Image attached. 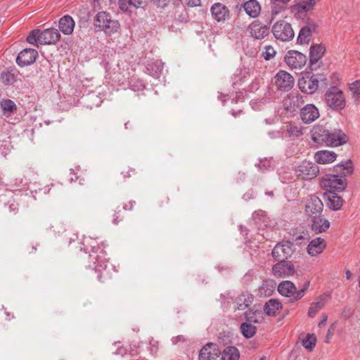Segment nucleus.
I'll use <instances>...</instances> for the list:
<instances>
[{
  "instance_id": "obj_44",
  "label": "nucleus",
  "mask_w": 360,
  "mask_h": 360,
  "mask_svg": "<svg viewBox=\"0 0 360 360\" xmlns=\"http://www.w3.org/2000/svg\"><path fill=\"white\" fill-rule=\"evenodd\" d=\"M2 108L4 113H11L16 110L17 106L13 101L8 99L2 103Z\"/></svg>"
},
{
  "instance_id": "obj_47",
  "label": "nucleus",
  "mask_w": 360,
  "mask_h": 360,
  "mask_svg": "<svg viewBox=\"0 0 360 360\" xmlns=\"http://www.w3.org/2000/svg\"><path fill=\"white\" fill-rule=\"evenodd\" d=\"M316 339L313 335H308L306 339L302 341V345L305 349H312L316 345Z\"/></svg>"
},
{
  "instance_id": "obj_33",
  "label": "nucleus",
  "mask_w": 360,
  "mask_h": 360,
  "mask_svg": "<svg viewBox=\"0 0 360 360\" xmlns=\"http://www.w3.org/2000/svg\"><path fill=\"white\" fill-rule=\"evenodd\" d=\"M303 134V127L295 123H288L284 136L290 139H297Z\"/></svg>"
},
{
  "instance_id": "obj_28",
  "label": "nucleus",
  "mask_w": 360,
  "mask_h": 360,
  "mask_svg": "<svg viewBox=\"0 0 360 360\" xmlns=\"http://www.w3.org/2000/svg\"><path fill=\"white\" fill-rule=\"evenodd\" d=\"M324 196L327 200L326 204L330 210L338 211L342 207L344 200L342 198L338 195L337 193H325Z\"/></svg>"
},
{
  "instance_id": "obj_18",
  "label": "nucleus",
  "mask_w": 360,
  "mask_h": 360,
  "mask_svg": "<svg viewBox=\"0 0 360 360\" xmlns=\"http://www.w3.org/2000/svg\"><path fill=\"white\" fill-rule=\"evenodd\" d=\"M210 12L214 20L218 22H224L230 18L229 9L223 4L214 3L210 8Z\"/></svg>"
},
{
  "instance_id": "obj_49",
  "label": "nucleus",
  "mask_w": 360,
  "mask_h": 360,
  "mask_svg": "<svg viewBox=\"0 0 360 360\" xmlns=\"http://www.w3.org/2000/svg\"><path fill=\"white\" fill-rule=\"evenodd\" d=\"M149 349L150 351V353L153 354H156L159 349V342L154 340L153 338H151L149 340Z\"/></svg>"
},
{
  "instance_id": "obj_6",
  "label": "nucleus",
  "mask_w": 360,
  "mask_h": 360,
  "mask_svg": "<svg viewBox=\"0 0 360 360\" xmlns=\"http://www.w3.org/2000/svg\"><path fill=\"white\" fill-rule=\"evenodd\" d=\"M327 105L333 110H342L346 105L343 92L337 86H330L325 94Z\"/></svg>"
},
{
  "instance_id": "obj_52",
  "label": "nucleus",
  "mask_w": 360,
  "mask_h": 360,
  "mask_svg": "<svg viewBox=\"0 0 360 360\" xmlns=\"http://www.w3.org/2000/svg\"><path fill=\"white\" fill-rule=\"evenodd\" d=\"M129 3L132 7L136 8H143L145 0H129Z\"/></svg>"
},
{
  "instance_id": "obj_30",
  "label": "nucleus",
  "mask_w": 360,
  "mask_h": 360,
  "mask_svg": "<svg viewBox=\"0 0 360 360\" xmlns=\"http://www.w3.org/2000/svg\"><path fill=\"white\" fill-rule=\"evenodd\" d=\"M164 63L158 60L149 62L146 67V72L154 78H159L162 75Z\"/></svg>"
},
{
  "instance_id": "obj_41",
  "label": "nucleus",
  "mask_w": 360,
  "mask_h": 360,
  "mask_svg": "<svg viewBox=\"0 0 360 360\" xmlns=\"http://www.w3.org/2000/svg\"><path fill=\"white\" fill-rule=\"evenodd\" d=\"M352 98L356 104L360 103V81L356 80L349 86Z\"/></svg>"
},
{
  "instance_id": "obj_54",
  "label": "nucleus",
  "mask_w": 360,
  "mask_h": 360,
  "mask_svg": "<svg viewBox=\"0 0 360 360\" xmlns=\"http://www.w3.org/2000/svg\"><path fill=\"white\" fill-rule=\"evenodd\" d=\"M158 8H165L169 3V0H152Z\"/></svg>"
},
{
  "instance_id": "obj_5",
  "label": "nucleus",
  "mask_w": 360,
  "mask_h": 360,
  "mask_svg": "<svg viewBox=\"0 0 360 360\" xmlns=\"http://www.w3.org/2000/svg\"><path fill=\"white\" fill-rule=\"evenodd\" d=\"M320 83L326 85V75L322 73L302 77L298 81V86L303 93L312 94L317 91Z\"/></svg>"
},
{
  "instance_id": "obj_22",
  "label": "nucleus",
  "mask_w": 360,
  "mask_h": 360,
  "mask_svg": "<svg viewBox=\"0 0 360 360\" xmlns=\"http://www.w3.org/2000/svg\"><path fill=\"white\" fill-rule=\"evenodd\" d=\"M310 221L311 231L316 234L326 232L330 225V221L323 217L322 215L314 216V217L310 218Z\"/></svg>"
},
{
  "instance_id": "obj_15",
  "label": "nucleus",
  "mask_w": 360,
  "mask_h": 360,
  "mask_svg": "<svg viewBox=\"0 0 360 360\" xmlns=\"http://www.w3.org/2000/svg\"><path fill=\"white\" fill-rule=\"evenodd\" d=\"M295 268L290 261L280 260L272 267L273 274L278 278L287 277L293 275Z\"/></svg>"
},
{
  "instance_id": "obj_4",
  "label": "nucleus",
  "mask_w": 360,
  "mask_h": 360,
  "mask_svg": "<svg viewBox=\"0 0 360 360\" xmlns=\"http://www.w3.org/2000/svg\"><path fill=\"white\" fill-rule=\"evenodd\" d=\"M319 185L328 193L341 192L347 188V181L343 176L328 174L320 179Z\"/></svg>"
},
{
  "instance_id": "obj_21",
  "label": "nucleus",
  "mask_w": 360,
  "mask_h": 360,
  "mask_svg": "<svg viewBox=\"0 0 360 360\" xmlns=\"http://www.w3.org/2000/svg\"><path fill=\"white\" fill-rule=\"evenodd\" d=\"M221 354L217 346L213 343H208L200 351L199 360H217Z\"/></svg>"
},
{
  "instance_id": "obj_64",
  "label": "nucleus",
  "mask_w": 360,
  "mask_h": 360,
  "mask_svg": "<svg viewBox=\"0 0 360 360\" xmlns=\"http://www.w3.org/2000/svg\"><path fill=\"white\" fill-rule=\"evenodd\" d=\"M345 275H346L347 279H350V278L352 276V273L349 270H347L345 272Z\"/></svg>"
},
{
  "instance_id": "obj_24",
  "label": "nucleus",
  "mask_w": 360,
  "mask_h": 360,
  "mask_svg": "<svg viewBox=\"0 0 360 360\" xmlns=\"http://www.w3.org/2000/svg\"><path fill=\"white\" fill-rule=\"evenodd\" d=\"M250 32L255 39H262L269 35V28L259 21H254L250 25Z\"/></svg>"
},
{
  "instance_id": "obj_55",
  "label": "nucleus",
  "mask_w": 360,
  "mask_h": 360,
  "mask_svg": "<svg viewBox=\"0 0 360 360\" xmlns=\"http://www.w3.org/2000/svg\"><path fill=\"white\" fill-rule=\"evenodd\" d=\"M8 210L10 211V212L11 213H16L17 211L18 210V204L15 203V202H12L11 204L8 205Z\"/></svg>"
},
{
  "instance_id": "obj_1",
  "label": "nucleus",
  "mask_w": 360,
  "mask_h": 360,
  "mask_svg": "<svg viewBox=\"0 0 360 360\" xmlns=\"http://www.w3.org/2000/svg\"><path fill=\"white\" fill-rule=\"evenodd\" d=\"M82 244L83 247L81 248V250L86 252L91 249L89 254L88 266L96 272L106 271L108 265V259L106 258L107 253L104 250L105 247L104 243H101L100 246L95 238L84 237Z\"/></svg>"
},
{
  "instance_id": "obj_40",
  "label": "nucleus",
  "mask_w": 360,
  "mask_h": 360,
  "mask_svg": "<svg viewBox=\"0 0 360 360\" xmlns=\"http://www.w3.org/2000/svg\"><path fill=\"white\" fill-rule=\"evenodd\" d=\"M222 360H238L240 353L238 349L235 347H227L220 354Z\"/></svg>"
},
{
  "instance_id": "obj_12",
  "label": "nucleus",
  "mask_w": 360,
  "mask_h": 360,
  "mask_svg": "<svg viewBox=\"0 0 360 360\" xmlns=\"http://www.w3.org/2000/svg\"><path fill=\"white\" fill-rule=\"evenodd\" d=\"M275 85L280 91H288L294 85V78L288 72L279 70L274 77Z\"/></svg>"
},
{
  "instance_id": "obj_46",
  "label": "nucleus",
  "mask_w": 360,
  "mask_h": 360,
  "mask_svg": "<svg viewBox=\"0 0 360 360\" xmlns=\"http://www.w3.org/2000/svg\"><path fill=\"white\" fill-rule=\"evenodd\" d=\"M276 53L275 49L271 46L268 45L264 46L262 56L266 60H269L275 56Z\"/></svg>"
},
{
  "instance_id": "obj_45",
  "label": "nucleus",
  "mask_w": 360,
  "mask_h": 360,
  "mask_svg": "<svg viewBox=\"0 0 360 360\" xmlns=\"http://www.w3.org/2000/svg\"><path fill=\"white\" fill-rule=\"evenodd\" d=\"M1 82L5 85L13 84L15 81V76L10 72H3L1 75Z\"/></svg>"
},
{
  "instance_id": "obj_57",
  "label": "nucleus",
  "mask_w": 360,
  "mask_h": 360,
  "mask_svg": "<svg viewBox=\"0 0 360 360\" xmlns=\"http://www.w3.org/2000/svg\"><path fill=\"white\" fill-rule=\"evenodd\" d=\"M269 135L272 139L278 138L281 136L280 131H269Z\"/></svg>"
},
{
  "instance_id": "obj_26",
  "label": "nucleus",
  "mask_w": 360,
  "mask_h": 360,
  "mask_svg": "<svg viewBox=\"0 0 360 360\" xmlns=\"http://www.w3.org/2000/svg\"><path fill=\"white\" fill-rule=\"evenodd\" d=\"M317 25L315 23H311L304 26L300 30L297 39L299 44H308L311 40L312 32H315Z\"/></svg>"
},
{
  "instance_id": "obj_60",
  "label": "nucleus",
  "mask_w": 360,
  "mask_h": 360,
  "mask_svg": "<svg viewBox=\"0 0 360 360\" xmlns=\"http://www.w3.org/2000/svg\"><path fill=\"white\" fill-rule=\"evenodd\" d=\"M135 203V202H132V201H130L129 202V206L128 205H125L123 206V210H131L132 208H133V206H134V204Z\"/></svg>"
},
{
  "instance_id": "obj_50",
  "label": "nucleus",
  "mask_w": 360,
  "mask_h": 360,
  "mask_svg": "<svg viewBox=\"0 0 360 360\" xmlns=\"http://www.w3.org/2000/svg\"><path fill=\"white\" fill-rule=\"evenodd\" d=\"M118 4L119 8L122 11H127L129 7L131 6V4L129 3V0H119Z\"/></svg>"
},
{
  "instance_id": "obj_59",
  "label": "nucleus",
  "mask_w": 360,
  "mask_h": 360,
  "mask_svg": "<svg viewBox=\"0 0 360 360\" xmlns=\"http://www.w3.org/2000/svg\"><path fill=\"white\" fill-rule=\"evenodd\" d=\"M258 88H259V82L257 81V82H253L251 84L250 90L251 91H257L258 89Z\"/></svg>"
},
{
  "instance_id": "obj_13",
  "label": "nucleus",
  "mask_w": 360,
  "mask_h": 360,
  "mask_svg": "<svg viewBox=\"0 0 360 360\" xmlns=\"http://www.w3.org/2000/svg\"><path fill=\"white\" fill-rule=\"evenodd\" d=\"M323 204L321 199L316 195H310L305 205V212L309 218L322 214Z\"/></svg>"
},
{
  "instance_id": "obj_9",
  "label": "nucleus",
  "mask_w": 360,
  "mask_h": 360,
  "mask_svg": "<svg viewBox=\"0 0 360 360\" xmlns=\"http://www.w3.org/2000/svg\"><path fill=\"white\" fill-rule=\"evenodd\" d=\"M320 0H295L290 11L297 19L304 18L307 13L313 11Z\"/></svg>"
},
{
  "instance_id": "obj_38",
  "label": "nucleus",
  "mask_w": 360,
  "mask_h": 360,
  "mask_svg": "<svg viewBox=\"0 0 360 360\" xmlns=\"http://www.w3.org/2000/svg\"><path fill=\"white\" fill-rule=\"evenodd\" d=\"M282 304L277 300H269L264 307V311L268 316H275L281 309Z\"/></svg>"
},
{
  "instance_id": "obj_7",
  "label": "nucleus",
  "mask_w": 360,
  "mask_h": 360,
  "mask_svg": "<svg viewBox=\"0 0 360 360\" xmlns=\"http://www.w3.org/2000/svg\"><path fill=\"white\" fill-rule=\"evenodd\" d=\"M309 286V282L304 283L303 288L297 290L294 283L290 281H285L279 283L278 286V292L283 296L290 297L292 301H297L302 298Z\"/></svg>"
},
{
  "instance_id": "obj_19",
  "label": "nucleus",
  "mask_w": 360,
  "mask_h": 360,
  "mask_svg": "<svg viewBox=\"0 0 360 360\" xmlns=\"http://www.w3.org/2000/svg\"><path fill=\"white\" fill-rule=\"evenodd\" d=\"M319 117V111L314 104H307L300 110V118L305 124L314 122Z\"/></svg>"
},
{
  "instance_id": "obj_48",
  "label": "nucleus",
  "mask_w": 360,
  "mask_h": 360,
  "mask_svg": "<svg viewBox=\"0 0 360 360\" xmlns=\"http://www.w3.org/2000/svg\"><path fill=\"white\" fill-rule=\"evenodd\" d=\"M257 167L262 172L267 171L271 167V160L264 158V160H260L258 164H257Z\"/></svg>"
},
{
  "instance_id": "obj_37",
  "label": "nucleus",
  "mask_w": 360,
  "mask_h": 360,
  "mask_svg": "<svg viewBox=\"0 0 360 360\" xmlns=\"http://www.w3.org/2000/svg\"><path fill=\"white\" fill-rule=\"evenodd\" d=\"M290 1V0H271L270 6L271 18H275L281 12L285 11L287 4Z\"/></svg>"
},
{
  "instance_id": "obj_61",
  "label": "nucleus",
  "mask_w": 360,
  "mask_h": 360,
  "mask_svg": "<svg viewBox=\"0 0 360 360\" xmlns=\"http://www.w3.org/2000/svg\"><path fill=\"white\" fill-rule=\"evenodd\" d=\"M105 271H102L101 272H98V278L99 281H101V282H103V280H102V277H105V276H108V274H105Z\"/></svg>"
},
{
  "instance_id": "obj_2",
  "label": "nucleus",
  "mask_w": 360,
  "mask_h": 360,
  "mask_svg": "<svg viewBox=\"0 0 360 360\" xmlns=\"http://www.w3.org/2000/svg\"><path fill=\"white\" fill-rule=\"evenodd\" d=\"M60 38V34L57 29L49 28L41 31L39 29L32 30L27 37V41L38 46L39 44H53Z\"/></svg>"
},
{
  "instance_id": "obj_34",
  "label": "nucleus",
  "mask_w": 360,
  "mask_h": 360,
  "mask_svg": "<svg viewBox=\"0 0 360 360\" xmlns=\"http://www.w3.org/2000/svg\"><path fill=\"white\" fill-rule=\"evenodd\" d=\"M334 171L343 177L350 175L354 172L352 162L350 160L342 161L334 166Z\"/></svg>"
},
{
  "instance_id": "obj_16",
  "label": "nucleus",
  "mask_w": 360,
  "mask_h": 360,
  "mask_svg": "<svg viewBox=\"0 0 360 360\" xmlns=\"http://www.w3.org/2000/svg\"><path fill=\"white\" fill-rule=\"evenodd\" d=\"M37 57L38 52L37 50L31 48H26L18 53L16 58V63L20 67L28 66L34 63Z\"/></svg>"
},
{
  "instance_id": "obj_53",
  "label": "nucleus",
  "mask_w": 360,
  "mask_h": 360,
  "mask_svg": "<svg viewBox=\"0 0 360 360\" xmlns=\"http://www.w3.org/2000/svg\"><path fill=\"white\" fill-rule=\"evenodd\" d=\"M185 4L188 7H197L201 5V0H184Z\"/></svg>"
},
{
  "instance_id": "obj_8",
  "label": "nucleus",
  "mask_w": 360,
  "mask_h": 360,
  "mask_svg": "<svg viewBox=\"0 0 360 360\" xmlns=\"http://www.w3.org/2000/svg\"><path fill=\"white\" fill-rule=\"evenodd\" d=\"M271 32L276 39L282 41H290L294 37V31L291 25L285 20L276 22L272 26Z\"/></svg>"
},
{
  "instance_id": "obj_3",
  "label": "nucleus",
  "mask_w": 360,
  "mask_h": 360,
  "mask_svg": "<svg viewBox=\"0 0 360 360\" xmlns=\"http://www.w3.org/2000/svg\"><path fill=\"white\" fill-rule=\"evenodd\" d=\"M94 26L107 34L116 33L120 27L118 20L112 18L109 13L98 12L94 18Z\"/></svg>"
},
{
  "instance_id": "obj_10",
  "label": "nucleus",
  "mask_w": 360,
  "mask_h": 360,
  "mask_svg": "<svg viewBox=\"0 0 360 360\" xmlns=\"http://www.w3.org/2000/svg\"><path fill=\"white\" fill-rule=\"evenodd\" d=\"M297 176L304 180H311L319 174V166L311 161H302L295 169Z\"/></svg>"
},
{
  "instance_id": "obj_62",
  "label": "nucleus",
  "mask_w": 360,
  "mask_h": 360,
  "mask_svg": "<svg viewBox=\"0 0 360 360\" xmlns=\"http://www.w3.org/2000/svg\"><path fill=\"white\" fill-rule=\"evenodd\" d=\"M119 212H120V211H119V212H117L115 214V215H114V218H113V221H113V223H114L115 224H118V222H119V220H118V218H119V216H118Z\"/></svg>"
},
{
  "instance_id": "obj_51",
  "label": "nucleus",
  "mask_w": 360,
  "mask_h": 360,
  "mask_svg": "<svg viewBox=\"0 0 360 360\" xmlns=\"http://www.w3.org/2000/svg\"><path fill=\"white\" fill-rule=\"evenodd\" d=\"M59 221H56L54 225L51 226V229H53L54 232L60 233L65 231V228L63 224Z\"/></svg>"
},
{
  "instance_id": "obj_58",
  "label": "nucleus",
  "mask_w": 360,
  "mask_h": 360,
  "mask_svg": "<svg viewBox=\"0 0 360 360\" xmlns=\"http://www.w3.org/2000/svg\"><path fill=\"white\" fill-rule=\"evenodd\" d=\"M327 319H328V316L326 314H323L322 319L319 323V326L321 327V326H324L327 321Z\"/></svg>"
},
{
  "instance_id": "obj_43",
  "label": "nucleus",
  "mask_w": 360,
  "mask_h": 360,
  "mask_svg": "<svg viewBox=\"0 0 360 360\" xmlns=\"http://www.w3.org/2000/svg\"><path fill=\"white\" fill-rule=\"evenodd\" d=\"M248 321L252 323H260L263 320L262 311L259 310L250 311L245 313Z\"/></svg>"
},
{
  "instance_id": "obj_14",
  "label": "nucleus",
  "mask_w": 360,
  "mask_h": 360,
  "mask_svg": "<svg viewBox=\"0 0 360 360\" xmlns=\"http://www.w3.org/2000/svg\"><path fill=\"white\" fill-rule=\"evenodd\" d=\"M285 62L292 69H301L307 63V57L297 51H290L285 57Z\"/></svg>"
},
{
  "instance_id": "obj_39",
  "label": "nucleus",
  "mask_w": 360,
  "mask_h": 360,
  "mask_svg": "<svg viewBox=\"0 0 360 360\" xmlns=\"http://www.w3.org/2000/svg\"><path fill=\"white\" fill-rule=\"evenodd\" d=\"M250 76V70L245 67H242L238 68L236 72L234 73L232 80L233 82V86L234 88L236 87V86L238 84V81H245V79L247 77H249Z\"/></svg>"
},
{
  "instance_id": "obj_17",
  "label": "nucleus",
  "mask_w": 360,
  "mask_h": 360,
  "mask_svg": "<svg viewBox=\"0 0 360 360\" xmlns=\"http://www.w3.org/2000/svg\"><path fill=\"white\" fill-rule=\"evenodd\" d=\"M328 136L326 145L331 147H337L346 143L348 137L345 132L339 129H335L328 131Z\"/></svg>"
},
{
  "instance_id": "obj_63",
  "label": "nucleus",
  "mask_w": 360,
  "mask_h": 360,
  "mask_svg": "<svg viewBox=\"0 0 360 360\" xmlns=\"http://www.w3.org/2000/svg\"><path fill=\"white\" fill-rule=\"evenodd\" d=\"M331 335H332V332H331L330 329H328L327 335H326V342H329V340H330Z\"/></svg>"
},
{
  "instance_id": "obj_23",
  "label": "nucleus",
  "mask_w": 360,
  "mask_h": 360,
  "mask_svg": "<svg viewBox=\"0 0 360 360\" xmlns=\"http://www.w3.org/2000/svg\"><path fill=\"white\" fill-rule=\"evenodd\" d=\"M337 157V154L333 151L321 150L314 153V159L317 164L328 165L335 162Z\"/></svg>"
},
{
  "instance_id": "obj_56",
  "label": "nucleus",
  "mask_w": 360,
  "mask_h": 360,
  "mask_svg": "<svg viewBox=\"0 0 360 360\" xmlns=\"http://www.w3.org/2000/svg\"><path fill=\"white\" fill-rule=\"evenodd\" d=\"M131 172L135 174V170L133 169H129L127 171H122V174L123 175V177L125 179L127 177L131 176Z\"/></svg>"
},
{
  "instance_id": "obj_25",
  "label": "nucleus",
  "mask_w": 360,
  "mask_h": 360,
  "mask_svg": "<svg viewBox=\"0 0 360 360\" xmlns=\"http://www.w3.org/2000/svg\"><path fill=\"white\" fill-rule=\"evenodd\" d=\"M326 244L325 240L321 237L311 240L307 246V252L311 257H316L325 250Z\"/></svg>"
},
{
  "instance_id": "obj_35",
  "label": "nucleus",
  "mask_w": 360,
  "mask_h": 360,
  "mask_svg": "<svg viewBox=\"0 0 360 360\" xmlns=\"http://www.w3.org/2000/svg\"><path fill=\"white\" fill-rule=\"evenodd\" d=\"M326 304V297L325 295L319 296L314 302L311 304L308 311V316L311 318L315 316L316 313L320 311Z\"/></svg>"
},
{
  "instance_id": "obj_27",
  "label": "nucleus",
  "mask_w": 360,
  "mask_h": 360,
  "mask_svg": "<svg viewBox=\"0 0 360 360\" xmlns=\"http://www.w3.org/2000/svg\"><path fill=\"white\" fill-rule=\"evenodd\" d=\"M329 130L323 126H315L311 130V139L314 142L319 144H326Z\"/></svg>"
},
{
  "instance_id": "obj_11",
  "label": "nucleus",
  "mask_w": 360,
  "mask_h": 360,
  "mask_svg": "<svg viewBox=\"0 0 360 360\" xmlns=\"http://www.w3.org/2000/svg\"><path fill=\"white\" fill-rule=\"evenodd\" d=\"M292 248L293 244L290 241L280 242L274 248L271 255L276 260L287 259L293 254Z\"/></svg>"
},
{
  "instance_id": "obj_36",
  "label": "nucleus",
  "mask_w": 360,
  "mask_h": 360,
  "mask_svg": "<svg viewBox=\"0 0 360 360\" xmlns=\"http://www.w3.org/2000/svg\"><path fill=\"white\" fill-rule=\"evenodd\" d=\"M254 296L248 292L242 293L236 300V307L238 310H244L252 304Z\"/></svg>"
},
{
  "instance_id": "obj_31",
  "label": "nucleus",
  "mask_w": 360,
  "mask_h": 360,
  "mask_svg": "<svg viewBox=\"0 0 360 360\" xmlns=\"http://www.w3.org/2000/svg\"><path fill=\"white\" fill-rule=\"evenodd\" d=\"M58 27L64 34H70L75 27V21L70 15H64L60 19Z\"/></svg>"
},
{
  "instance_id": "obj_20",
  "label": "nucleus",
  "mask_w": 360,
  "mask_h": 360,
  "mask_svg": "<svg viewBox=\"0 0 360 360\" xmlns=\"http://www.w3.org/2000/svg\"><path fill=\"white\" fill-rule=\"evenodd\" d=\"M325 50V46L322 44H313L311 46L309 68L311 71L316 70L317 62L322 58Z\"/></svg>"
},
{
  "instance_id": "obj_29",
  "label": "nucleus",
  "mask_w": 360,
  "mask_h": 360,
  "mask_svg": "<svg viewBox=\"0 0 360 360\" xmlns=\"http://www.w3.org/2000/svg\"><path fill=\"white\" fill-rule=\"evenodd\" d=\"M242 6L246 14L250 18H255L258 17L261 13V6L257 0H248Z\"/></svg>"
},
{
  "instance_id": "obj_32",
  "label": "nucleus",
  "mask_w": 360,
  "mask_h": 360,
  "mask_svg": "<svg viewBox=\"0 0 360 360\" xmlns=\"http://www.w3.org/2000/svg\"><path fill=\"white\" fill-rule=\"evenodd\" d=\"M276 288V283L272 280H265L258 288L257 295L260 297L271 296Z\"/></svg>"
},
{
  "instance_id": "obj_42",
  "label": "nucleus",
  "mask_w": 360,
  "mask_h": 360,
  "mask_svg": "<svg viewBox=\"0 0 360 360\" xmlns=\"http://www.w3.org/2000/svg\"><path fill=\"white\" fill-rule=\"evenodd\" d=\"M240 330L245 338H251L255 335L257 328L250 323H243L240 325Z\"/></svg>"
}]
</instances>
